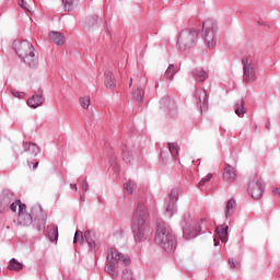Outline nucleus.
Here are the masks:
<instances>
[{
    "mask_svg": "<svg viewBox=\"0 0 280 280\" xmlns=\"http://www.w3.org/2000/svg\"><path fill=\"white\" fill-rule=\"evenodd\" d=\"M214 246H218V241H215V238H214Z\"/></svg>",
    "mask_w": 280,
    "mask_h": 280,
    "instance_id": "46",
    "label": "nucleus"
},
{
    "mask_svg": "<svg viewBox=\"0 0 280 280\" xmlns=\"http://www.w3.org/2000/svg\"><path fill=\"white\" fill-rule=\"evenodd\" d=\"M198 30L185 28L178 34L176 47L179 49V51H187V49L196 47L198 45Z\"/></svg>",
    "mask_w": 280,
    "mask_h": 280,
    "instance_id": "6",
    "label": "nucleus"
},
{
    "mask_svg": "<svg viewBox=\"0 0 280 280\" xmlns=\"http://www.w3.org/2000/svg\"><path fill=\"white\" fill-rule=\"evenodd\" d=\"M65 12L73 11V8L78 0H61Z\"/></svg>",
    "mask_w": 280,
    "mask_h": 280,
    "instance_id": "29",
    "label": "nucleus"
},
{
    "mask_svg": "<svg viewBox=\"0 0 280 280\" xmlns=\"http://www.w3.org/2000/svg\"><path fill=\"white\" fill-rule=\"evenodd\" d=\"M217 32L218 23L214 20L208 19L202 23L201 38L208 49H215V45H218Z\"/></svg>",
    "mask_w": 280,
    "mask_h": 280,
    "instance_id": "7",
    "label": "nucleus"
},
{
    "mask_svg": "<svg viewBox=\"0 0 280 280\" xmlns=\"http://www.w3.org/2000/svg\"><path fill=\"white\" fill-rule=\"evenodd\" d=\"M215 232L221 242H229V225H219Z\"/></svg>",
    "mask_w": 280,
    "mask_h": 280,
    "instance_id": "20",
    "label": "nucleus"
},
{
    "mask_svg": "<svg viewBox=\"0 0 280 280\" xmlns=\"http://www.w3.org/2000/svg\"><path fill=\"white\" fill-rule=\"evenodd\" d=\"M48 240L56 242L58 240V226H52L48 231Z\"/></svg>",
    "mask_w": 280,
    "mask_h": 280,
    "instance_id": "31",
    "label": "nucleus"
},
{
    "mask_svg": "<svg viewBox=\"0 0 280 280\" xmlns=\"http://www.w3.org/2000/svg\"><path fill=\"white\" fill-rule=\"evenodd\" d=\"M182 229L185 240H194L200 235V224L196 221H191V214L189 213L184 214Z\"/></svg>",
    "mask_w": 280,
    "mask_h": 280,
    "instance_id": "8",
    "label": "nucleus"
},
{
    "mask_svg": "<svg viewBox=\"0 0 280 280\" xmlns=\"http://www.w3.org/2000/svg\"><path fill=\"white\" fill-rule=\"evenodd\" d=\"M36 167H38V162H36V163L33 165V170H36Z\"/></svg>",
    "mask_w": 280,
    "mask_h": 280,
    "instance_id": "44",
    "label": "nucleus"
},
{
    "mask_svg": "<svg viewBox=\"0 0 280 280\" xmlns=\"http://www.w3.org/2000/svg\"><path fill=\"white\" fill-rule=\"evenodd\" d=\"M154 242L166 253L176 250V235H174L172 228L165 221H158Z\"/></svg>",
    "mask_w": 280,
    "mask_h": 280,
    "instance_id": "4",
    "label": "nucleus"
},
{
    "mask_svg": "<svg viewBox=\"0 0 280 280\" xmlns=\"http://www.w3.org/2000/svg\"><path fill=\"white\" fill-rule=\"evenodd\" d=\"M49 38H51L56 45H65V35H62V33L60 32H50Z\"/></svg>",
    "mask_w": 280,
    "mask_h": 280,
    "instance_id": "24",
    "label": "nucleus"
},
{
    "mask_svg": "<svg viewBox=\"0 0 280 280\" xmlns=\"http://www.w3.org/2000/svg\"><path fill=\"white\" fill-rule=\"evenodd\" d=\"M272 194H275V196H280V189L273 188Z\"/></svg>",
    "mask_w": 280,
    "mask_h": 280,
    "instance_id": "42",
    "label": "nucleus"
},
{
    "mask_svg": "<svg viewBox=\"0 0 280 280\" xmlns=\"http://www.w3.org/2000/svg\"><path fill=\"white\" fill-rule=\"evenodd\" d=\"M81 189L83 191H89V182H86V179H83L81 183Z\"/></svg>",
    "mask_w": 280,
    "mask_h": 280,
    "instance_id": "39",
    "label": "nucleus"
},
{
    "mask_svg": "<svg viewBox=\"0 0 280 280\" xmlns=\"http://www.w3.org/2000/svg\"><path fill=\"white\" fill-rule=\"evenodd\" d=\"M229 264H230L231 268H237V265L235 264V260L230 259Z\"/></svg>",
    "mask_w": 280,
    "mask_h": 280,
    "instance_id": "41",
    "label": "nucleus"
},
{
    "mask_svg": "<svg viewBox=\"0 0 280 280\" xmlns=\"http://www.w3.org/2000/svg\"><path fill=\"white\" fill-rule=\"evenodd\" d=\"M143 95H144V92H143V89L141 88L133 89L131 92V97L136 102H143Z\"/></svg>",
    "mask_w": 280,
    "mask_h": 280,
    "instance_id": "26",
    "label": "nucleus"
},
{
    "mask_svg": "<svg viewBox=\"0 0 280 280\" xmlns=\"http://www.w3.org/2000/svg\"><path fill=\"white\" fill-rule=\"evenodd\" d=\"M195 98H196L197 106H199L200 108H202V106H206L209 103V97L207 96V90H203V89L196 90Z\"/></svg>",
    "mask_w": 280,
    "mask_h": 280,
    "instance_id": "16",
    "label": "nucleus"
},
{
    "mask_svg": "<svg viewBox=\"0 0 280 280\" xmlns=\"http://www.w3.org/2000/svg\"><path fill=\"white\" fill-rule=\"evenodd\" d=\"M45 104V96L43 95V90H39L38 94H34L31 98L27 100V106L30 108H38Z\"/></svg>",
    "mask_w": 280,
    "mask_h": 280,
    "instance_id": "15",
    "label": "nucleus"
},
{
    "mask_svg": "<svg viewBox=\"0 0 280 280\" xmlns=\"http://www.w3.org/2000/svg\"><path fill=\"white\" fill-rule=\"evenodd\" d=\"M160 104L163 108H176V102H174L170 96L162 98Z\"/></svg>",
    "mask_w": 280,
    "mask_h": 280,
    "instance_id": "27",
    "label": "nucleus"
},
{
    "mask_svg": "<svg viewBox=\"0 0 280 280\" xmlns=\"http://www.w3.org/2000/svg\"><path fill=\"white\" fill-rule=\"evenodd\" d=\"M9 270H23V264H21L19 260L15 258L11 259L8 266Z\"/></svg>",
    "mask_w": 280,
    "mask_h": 280,
    "instance_id": "30",
    "label": "nucleus"
},
{
    "mask_svg": "<svg viewBox=\"0 0 280 280\" xmlns=\"http://www.w3.org/2000/svg\"><path fill=\"white\" fill-rule=\"evenodd\" d=\"M178 202V190L174 189L170 192V195L165 198L164 207H165V213L168 218H172L176 211H178V208L176 207V203Z\"/></svg>",
    "mask_w": 280,
    "mask_h": 280,
    "instance_id": "10",
    "label": "nucleus"
},
{
    "mask_svg": "<svg viewBox=\"0 0 280 280\" xmlns=\"http://www.w3.org/2000/svg\"><path fill=\"white\" fill-rule=\"evenodd\" d=\"M13 96L22 100V97H25V92H13Z\"/></svg>",
    "mask_w": 280,
    "mask_h": 280,
    "instance_id": "40",
    "label": "nucleus"
},
{
    "mask_svg": "<svg viewBox=\"0 0 280 280\" xmlns=\"http://www.w3.org/2000/svg\"><path fill=\"white\" fill-rule=\"evenodd\" d=\"M212 177L213 175L208 174L206 177L201 178V180L198 184V187H205V185H207V183H209V180H211Z\"/></svg>",
    "mask_w": 280,
    "mask_h": 280,
    "instance_id": "36",
    "label": "nucleus"
},
{
    "mask_svg": "<svg viewBox=\"0 0 280 280\" xmlns=\"http://www.w3.org/2000/svg\"><path fill=\"white\" fill-rule=\"evenodd\" d=\"M243 65V80L246 84L257 80V60L253 57H244Z\"/></svg>",
    "mask_w": 280,
    "mask_h": 280,
    "instance_id": "9",
    "label": "nucleus"
},
{
    "mask_svg": "<svg viewBox=\"0 0 280 280\" xmlns=\"http://www.w3.org/2000/svg\"><path fill=\"white\" fill-rule=\"evenodd\" d=\"M235 207H237L235 199H230L225 206V218L226 219H229V218H231V215H233V211H235Z\"/></svg>",
    "mask_w": 280,
    "mask_h": 280,
    "instance_id": "25",
    "label": "nucleus"
},
{
    "mask_svg": "<svg viewBox=\"0 0 280 280\" xmlns=\"http://www.w3.org/2000/svg\"><path fill=\"white\" fill-rule=\"evenodd\" d=\"M136 152H135V145H132L131 143H125L122 145V160L125 161V163H132V161H135V156H136Z\"/></svg>",
    "mask_w": 280,
    "mask_h": 280,
    "instance_id": "14",
    "label": "nucleus"
},
{
    "mask_svg": "<svg viewBox=\"0 0 280 280\" xmlns=\"http://www.w3.org/2000/svg\"><path fill=\"white\" fill-rule=\"evenodd\" d=\"M125 190L127 191V194H133L135 189H137V183H135V180H128L125 185Z\"/></svg>",
    "mask_w": 280,
    "mask_h": 280,
    "instance_id": "33",
    "label": "nucleus"
},
{
    "mask_svg": "<svg viewBox=\"0 0 280 280\" xmlns=\"http://www.w3.org/2000/svg\"><path fill=\"white\" fill-rule=\"evenodd\" d=\"M192 78H195L197 82H205V80L209 78V73L202 68H196L192 70Z\"/></svg>",
    "mask_w": 280,
    "mask_h": 280,
    "instance_id": "19",
    "label": "nucleus"
},
{
    "mask_svg": "<svg viewBox=\"0 0 280 280\" xmlns=\"http://www.w3.org/2000/svg\"><path fill=\"white\" fill-rule=\"evenodd\" d=\"M13 48L19 58H21L30 69H38L40 65L38 51H36L32 43L27 40H15Z\"/></svg>",
    "mask_w": 280,
    "mask_h": 280,
    "instance_id": "3",
    "label": "nucleus"
},
{
    "mask_svg": "<svg viewBox=\"0 0 280 280\" xmlns=\"http://www.w3.org/2000/svg\"><path fill=\"white\" fill-rule=\"evenodd\" d=\"M70 189H73V190L78 191V185H75V184H70Z\"/></svg>",
    "mask_w": 280,
    "mask_h": 280,
    "instance_id": "43",
    "label": "nucleus"
},
{
    "mask_svg": "<svg viewBox=\"0 0 280 280\" xmlns=\"http://www.w3.org/2000/svg\"><path fill=\"white\" fill-rule=\"evenodd\" d=\"M244 100L238 101L235 104V108L234 112L238 117H242V115H244V113H246V108L244 107Z\"/></svg>",
    "mask_w": 280,
    "mask_h": 280,
    "instance_id": "28",
    "label": "nucleus"
},
{
    "mask_svg": "<svg viewBox=\"0 0 280 280\" xmlns=\"http://www.w3.org/2000/svg\"><path fill=\"white\" fill-rule=\"evenodd\" d=\"M93 232L90 230L85 231L84 234H82V231L77 230L73 237V244H78V242L84 244L85 240L90 248H95V240H93Z\"/></svg>",
    "mask_w": 280,
    "mask_h": 280,
    "instance_id": "13",
    "label": "nucleus"
},
{
    "mask_svg": "<svg viewBox=\"0 0 280 280\" xmlns=\"http://www.w3.org/2000/svg\"><path fill=\"white\" fill-rule=\"evenodd\" d=\"M105 86L110 91H113V89L117 86V84L115 83V74H113V72L110 71L105 72Z\"/></svg>",
    "mask_w": 280,
    "mask_h": 280,
    "instance_id": "23",
    "label": "nucleus"
},
{
    "mask_svg": "<svg viewBox=\"0 0 280 280\" xmlns=\"http://www.w3.org/2000/svg\"><path fill=\"white\" fill-rule=\"evenodd\" d=\"M81 200H83V201H84V195H82V196H81Z\"/></svg>",
    "mask_w": 280,
    "mask_h": 280,
    "instance_id": "47",
    "label": "nucleus"
},
{
    "mask_svg": "<svg viewBox=\"0 0 280 280\" xmlns=\"http://www.w3.org/2000/svg\"><path fill=\"white\" fill-rule=\"evenodd\" d=\"M237 176V173L235 171V167L228 165L224 168V173H223V179L226 183H235V178Z\"/></svg>",
    "mask_w": 280,
    "mask_h": 280,
    "instance_id": "17",
    "label": "nucleus"
},
{
    "mask_svg": "<svg viewBox=\"0 0 280 280\" xmlns=\"http://www.w3.org/2000/svg\"><path fill=\"white\" fill-rule=\"evenodd\" d=\"M129 86H132V79H130Z\"/></svg>",
    "mask_w": 280,
    "mask_h": 280,
    "instance_id": "45",
    "label": "nucleus"
},
{
    "mask_svg": "<svg viewBox=\"0 0 280 280\" xmlns=\"http://www.w3.org/2000/svg\"><path fill=\"white\" fill-rule=\"evenodd\" d=\"M98 19H100V16H97V15L91 16V18L89 19V24H90V25H95V23H97Z\"/></svg>",
    "mask_w": 280,
    "mask_h": 280,
    "instance_id": "38",
    "label": "nucleus"
},
{
    "mask_svg": "<svg viewBox=\"0 0 280 280\" xmlns=\"http://www.w3.org/2000/svg\"><path fill=\"white\" fill-rule=\"evenodd\" d=\"M168 150H170L173 159H176V156H178V144L168 143Z\"/></svg>",
    "mask_w": 280,
    "mask_h": 280,
    "instance_id": "34",
    "label": "nucleus"
},
{
    "mask_svg": "<svg viewBox=\"0 0 280 280\" xmlns=\"http://www.w3.org/2000/svg\"><path fill=\"white\" fill-rule=\"evenodd\" d=\"M178 73V67L175 66L174 63H171L168 68L166 69L164 73V78L172 82L174 80V77Z\"/></svg>",
    "mask_w": 280,
    "mask_h": 280,
    "instance_id": "21",
    "label": "nucleus"
},
{
    "mask_svg": "<svg viewBox=\"0 0 280 280\" xmlns=\"http://www.w3.org/2000/svg\"><path fill=\"white\" fill-rule=\"evenodd\" d=\"M161 158L163 159V152L161 153Z\"/></svg>",
    "mask_w": 280,
    "mask_h": 280,
    "instance_id": "48",
    "label": "nucleus"
},
{
    "mask_svg": "<svg viewBox=\"0 0 280 280\" xmlns=\"http://www.w3.org/2000/svg\"><path fill=\"white\" fill-rule=\"evenodd\" d=\"M131 229L136 242H145L150 236V212L145 202L140 201L131 219Z\"/></svg>",
    "mask_w": 280,
    "mask_h": 280,
    "instance_id": "1",
    "label": "nucleus"
},
{
    "mask_svg": "<svg viewBox=\"0 0 280 280\" xmlns=\"http://www.w3.org/2000/svg\"><path fill=\"white\" fill-rule=\"evenodd\" d=\"M79 103L84 110L89 109V106H91V96H82L79 98Z\"/></svg>",
    "mask_w": 280,
    "mask_h": 280,
    "instance_id": "32",
    "label": "nucleus"
},
{
    "mask_svg": "<svg viewBox=\"0 0 280 280\" xmlns=\"http://www.w3.org/2000/svg\"><path fill=\"white\" fill-rule=\"evenodd\" d=\"M11 211L13 213H16V210L19 209V213H27V206L25 203H22L21 200H15L10 206Z\"/></svg>",
    "mask_w": 280,
    "mask_h": 280,
    "instance_id": "22",
    "label": "nucleus"
},
{
    "mask_svg": "<svg viewBox=\"0 0 280 280\" xmlns=\"http://www.w3.org/2000/svg\"><path fill=\"white\" fill-rule=\"evenodd\" d=\"M248 192L250 194L254 200H259L264 196V180L259 177H256L248 184Z\"/></svg>",
    "mask_w": 280,
    "mask_h": 280,
    "instance_id": "11",
    "label": "nucleus"
},
{
    "mask_svg": "<svg viewBox=\"0 0 280 280\" xmlns=\"http://www.w3.org/2000/svg\"><path fill=\"white\" fill-rule=\"evenodd\" d=\"M107 266L105 272L117 279L119 277V268L130 266V256L122 254L117 248H112L107 253Z\"/></svg>",
    "mask_w": 280,
    "mask_h": 280,
    "instance_id": "5",
    "label": "nucleus"
},
{
    "mask_svg": "<svg viewBox=\"0 0 280 280\" xmlns=\"http://www.w3.org/2000/svg\"><path fill=\"white\" fill-rule=\"evenodd\" d=\"M18 3L20 8H22L23 10H26V12H30V9L27 8V2H25V0H19Z\"/></svg>",
    "mask_w": 280,
    "mask_h": 280,
    "instance_id": "37",
    "label": "nucleus"
},
{
    "mask_svg": "<svg viewBox=\"0 0 280 280\" xmlns=\"http://www.w3.org/2000/svg\"><path fill=\"white\" fill-rule=\"evenodd\" d=\"M32 222L36 231L40 232L45 230V224H47V212L43 210L40 205H35L31 209V213H18V223L20 226H30Z\"/></svg>",
    "mask_w": 280,
    "mask_h": 280,
    "instance_id": "2",
    "label": "nucleus"
},
{
    "mask_svg": "<svg viewBox=\"0 0 280 280\" xmlns=\"http://www.w3.org/2000/svg\"><path fill=\"white\" fill-rule=\"evenodd\" d=\"M23 150L24 152H28L31 156H38V154H40V147H38L36 143L24 142Z\"/></svg>",
    "mask_w": 280,
    "mask_h": 280,
    "instance_id": "18",
    "label": "nucleus"
},
{
    "mask_svg": "<svg viewBox=\"0 0 280 280\" xmlns=\"http://www.w3.org/2000/svg\"><path fill=\"white\" fill-rule=\"evenodd\" d=\"M121 279H122V280H135V278L132 277V270H130V269H125V270L122 271Z\"/></svg>",
    "mask_w": 280,
    "mask_h": 280,
    "instance_id": "35",
    "label": "nucleus"
},
{
    "mask_svg": "<svg viewBox=\"0 0 280 280\" xmlns=\"http://www.w3.org/2000/svg\"><path fill=\"white\" fill-rule=\"evenodd\" d=\"M12 202H16V196L10 189H4L0 195V213L8 211Z\"/></svg>",
    "mask_w": 280,
    "mask_h": 280,
    "instance_id": "12",
    "label": "nucleus"
}]
</instances>
